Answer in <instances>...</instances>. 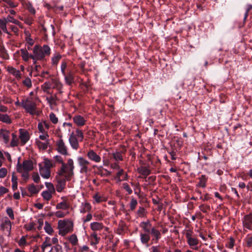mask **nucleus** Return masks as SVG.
I'll return each instance as SVG.
<instances>
[{"label": "nucleus", "instance_id": "43", "mask_svg": "<svg viewBox=\"0 0 252 252\" xmlns=\"http://www.w3.org/2000/svg\"><path fill=\"white\" fill-rule=\"evenodd\" d=\"M44 229L49 234H51L53 232L51 225L47 222H46L45 223Z\"/></svg>", "mask_w": 252, "mask_h": 252}, {"label": "nucleus", "instance_id": "18", "mask_svg": "<svg viewBox=\"0 0 252 252\" xmlns=\"http://www.w3.org/2000/svg\"><path fill=\"white\" fill-rule=\"evenodd\" d=\"M39 171L41 176L45 179H48L50 176V170L44 167H40Z\"/></svg>", "mask_w": 252, "mask_h": 252}, {"label": "nucleus", "instance_id": "13", "mask_svg": "<svg viewBox=\"0 0 252 252\" xmlns=\"http://www.w3.org/2000/svg\"><path fill=\"white\" fill-rule=\"evenodd\" d=\"M1 227L3 230H6L9 234L11 229V221L6 218L1 223Z\"/></svg>", "mask_w": 252, "mask_h": 252}, {"label": "nucleus", "instance_id": "15", "mask_svg": "<svg viewBox=\"0 0 252 252\" xmlns=\"http://www.w3.org/2000/svg\"><path fill=\"white\" fill-rule=\"evenodd\" d=\"M73 120L78 126H83L85 125V120L84 118L80 115H76L73 117Z\"/></svg>", "mask_w": 252, "mask_h": 252}, {"label": "nucleus", "instance_id": "23", "mask_svg": "<svg viewBox=\"0 0 252 252\" xmlns=\"http://www.w3.org/2000/svg\"><path fill=\"white\" fill-rule=\"evenodd\" d=\"M9 72L13 75L17 79H20L22 77V74L20 71L15 68L11 67L8 70Z\"/></svg>", "mask_w": 252, "mask_h": 252}, {"label": "nucleus", "instance_id": "60", "mask_svg": "<svg viewBox=\"0 0 252 252\" xmlns=\"http://www.w3.org/2000/svg\"><path fill=\"white\" fill-rule=\"evenodd\" d=\"M8 189L4 187H0V196H2L4 194L7 193Z\"/></svg>", "mask_w": 252, "mask_h": 252}, {"label": "nucleus", "instance_id": "35", "mask_svg": "<svg viewBox=\"0 0 252 252\" xmlns=\"http://www.w3.org/2000/svg\"><path fill=\"white\" fill-rule=\"evenodd\" d=\"M0 53L3 59H8L9 58V55L3 46L0 47Z\"/></svg>", "mask_w": 252, "mask_h": 252}, {"label": "nucleus", "instance_id": "59", "mask_svg": "<svg viewBox=\"0 0 252 252\" xmlns=\"http://www.w3.org/2000/svg\"><path fill=\"white\" fill-rule=\"evenodd\" d=\"M51 244L49 242H47V241H45L41 245V249L43 251V252L44 251L45 249L47 248V247H50Z\"/></svg>", "mask_w": 252, "mask_h": 252}, {"label": "nucleus", "instance_id": "49", "mask_svg": "<svg viewBox=\"0 0 252 252\" xmlns=\"http://www.w3.org/2000/svg\"><path fill=\"white\" fill-rule=\"evenodd\" d=\"M140 173L144 176H147L151 173V171L148 168L144 167L141 169Z\"/></svg>", "mask_w": 252, "mask_h": 252}, {"label": "nucleus", "instance_id": "11", "mask_svg": "<svg viewBox=\"0 0 252 252\" xmlns=\"http://www.w3.org/2000/svg\"><path fill=\"white\" fill-rule=\"evenodd\" d=\"M87 157L89 159L95 162L98 163L101 161V157L93 150L88 152Z\"/></svg>", "mask_w": 252, "mask_h": 252}, {"label": "nucleus", "instance_id": "1", "mask_svg": "<svg viewBox=\"0 0 252 252\" xmlns=\"http://www.w3.org/2000/svg\"><path fill=\"white\" fill-rule=\"evenodd\" d=\"M73 176L74 170H72V174H71V172L70 173L69 171H64L63 168L59 169L56 176L57 182L56 185L57 191L62 192L65 187L66 181H70Z\"/></svg>", "mask_w": 252, "mask_h": 252}, {"label": "nucleus", "instance_id": "21", "mask_svg": "<svg viewBox=\"0 0 252 252\" xmlns=\"http://www.w3.org/2000/svg\"><path fill=\"white\" fill-rule=\"evenodd\" d=\"M72 225L67 224L63 229L60 230L59 234L64 236L67 233L72 231Z\"/></svg>", "mask_w": 252, "mask_h": 252}, {"label": "nucleus", "instance_id": "46", "mask_svg": "<svg viewBox=\"0 0 252 252\" xmlns=\"http://www.w3.org/2000/svg\"><path fill=\"white\" fill-rule=\"evenodd\" d=\"M51 84L50 82H45L41 86L43 91L45 92L51 88Z\"/></svg>", "mask_w": 252, "mask_h": 252}, {"label": "nucleus", "instance_id": "22", "mask_svg": "<svg viewBox=\"0 0 252 252\" xmlns=\"http://www.w3.org/2000/svg\"><path fill=\"white\" fill-rule=\"evenodd\" d=\"M0 135L2 136L5 143H7L8 142L9 139V132L8 131L1 129L0 131Z\"/></svg>", "mask_w": 252, "mask_h": 252}, {"label": "nucleus", "instance_id": "17", "mask_svg": "<svg viewBox=\"0 0 252 252\" xmlns=\"http://www.w3.org/2000/svg\"><path fill=\"white\" fill-rule=\"evenodd\" d=\"M150 233L153 235L154 237V238L153 239V241L155 240L156 242H158L161 237L160 232L154 227H153L151 228Z\"/></svg>", "mask_w": 252, "mask_h": 252}, {"label": "nucleus", "instance_id": "45", "mask_svg": "<svg viewBox=\"0 0 252 252\" xmlns=\"http://www.w3.org/2000/svg\"><path fill=\"white\" fill-rule=\"evenodd\" d=\"M69 241L73 245H76L78 242V239L76 235L75 234L71 235L69 239Z\"/></svg>", "mask_w": 252, "mask_h": 252}, {"label": "nucleus", "instance_id": "16", "mask_svg": "<svg viewBox=\"0 0 252 252\" xmlns=\"http://www.w3.org/2000/svg\"><path fill=\"white\" fill-rule=\"evenodd\" d=\"M64 79L65 83L70 86L72 83L74 82V74L72 72L69 71L67 74L65 73Z\"/></svg>", "mask_w": 252, "mask_h": 252}, {"label": "nucleus", "instance_id": "55", "mask_svg": "<svg viewBox=\"0 0 252 252\" xmlns=\"http://www.w3.org/2000/svg\"><path fill=\"white\" fill-rule=\"evenodd\" d=\"M6 213L11 219L14 220V216L13 210L11 208H8L6 209Z\"/></svg>", "mask_w": 252, "mask_h": 252}, {"label": "nucleus", "instance_id": "40", "mask_svg": "<svg viewBox=\"0 0 252 252\" xmlns=\"http://www.w3.org/2000/svg\"><path fill=\"white\" fill-rule=\"evenodd\" d=\"M137 203H138L137 200L134 198L132 197V198L131 199L130 202L129 203L130 209L131 211H133L135 209L136 206L137 205Z\"/></svg>", "mask_w": 252, "mask_h": 252}, {"label": "nucleus", "instance_id": "64", "mask_svg": "<svg viewBox=\"0 0 252 252\" xmlns=\"http://www.w3.org/2000/svg\"><path fill=\"white\" fill-rule=\"evenodd\" d=\"M160 246H153L151 247V250L153 252H161L160 251Z\"/></svg>", "mask_w": 252, "mask_h": 252}, {"label": "nucleus", "instance_id": "61", "mask_svg": "<svg viewBox=\"0 0 252 252\" xmlns=\"http://www.w3.org/2000/svg\"><path fill=\"white\" fill-rule=\"evenodd\" d=\"M66 63L65 62H63L62 63L61 68L62 72L63 75H65V69L66 68Z\"/></svg>", "mask_w": 252, "mask_h": 252}, {"label": "nucleus", "instance_id": "44", "mask_svg": "<svg viewBox=\"0 0 252 252\" xmlns=\"http://www.w3.org/2000/svg\"><path fill=\"white\" fill-rule=\"evenodd\" d=\"M23 84L28 88H31L32 86V81L30 78L27 77L23 81Z\"/></svg>", "mask_w": 252, "mask_h": 252}, {"label": "nucleus", "instance_id": "36", "mask_svg": "<svg viewBox=\"0 0 252 252\" xmlns=\"http://www.w3.org/2000/svg\"><path fill=\"white\" fill-rule=\"evenodd\" d=\"M44 167L45 168H46L47 169H49L50 170V168L53 166H54L55 165H53V164L52 163V162H51V160H50L49 159H47V158H45L44 159Z\"/></svg>", "mask_w": 252, "mask_h": 252}, {"label": "nucleus", "instance_id": "25", "mask_svg": "<svg viewBox=\"0 0 252 252\" xmlns=\"http://www.w3.org/2000/svg\"><path fill=\"white\" fill-rule=\"evenodd\" d=\"M103 227V224L98 222H94L91 224V229L94 231L101 230Z\"/></svg>", "mask_w": 252, "mask_h": 252}, {"label": "nucleus", "instance_id": "10", "mask_svg": "<svg viewBox=\"0 0 252 252\" xmlns=\"http://www.w3.org/2000/svg\"><path fill=\"white\" fill-rule=\"evenodd\" d=\"M19 133L21 144V145H24L30 139L29 132L24 129H20Z\"/></svg>", "mask_w": 252, "mask_h": 252}, {"label": "nucleus", "instance_id": "2", "mask_svg": "<svg viewBox=\"0 0 252 252\" xmlns=\"http://www.w3.org/2000/svg\"><path fill=\"white\" fill-rule=\"evenodd\" d=\"M50 48L47 45H44L42 47L39 45H35L33 48V54L31 56V59L33 60L42 61L46 56H49L50 54Z\"/></svg>", "mask_w": 252, "mask_h": 252}, {"label": "nucleus", "instance_id": "4", "mask_svg": "<svg viewBox=\"0 0 252 252\" xmlns=\"http://www.w3.org/2000/svg\"><path fill=\"white\" fill-rule=\"evenodd\" d=\"M54 158L57 162L62 163V166L60 169L63 168L64 169V171H69L70 173L71 172V174H72V170H74V165L73 160L72 159H68L67 163H65L63 162L62 157L60 156H56L54 157Z\"/></svg>", "mask_w": 252, "mask_h": 252}, {"label": "nucleus", "instance_id": "57", "mask_svg": "<svg viewBox=\"0 0 252 252\" xmlns=\"http://www.w3.org/2000/svg\"><path fill=\"white\" fill-rule=\"evenodd\" d=\"M55 215L58 218H62L66 215V214L61 211H58L55 213Z\"/></svg>", "mask_w": 252, "mask_h": 252}, {"label": "nucleus", "instance_id": "34", "mask_svg": "<svg viewBox=\"0 0 252 252\" xmlns=\"http://www.w3.org/2000/svg\"><path fill=\"white\" fill-rule=\"evenodd\" d=\"M45 186L46 188L48 189L47 191L50 192L52 193H55V189L53 184L51 183H45Z\"/></svg>", "mask_w": 252, "mask_h": 252}, {"label": "nucleus", "instance_id": "37", "mask_svg": "<svg viewBox=\"0 0 252 252\" xmlns=\"http://www.w3.org/2000/svg\"><path fill=\"white\" fill-rule=\"evenodd\" d=\"M28 190L32 194H36L38 192L39 190L36 188L33 184H30L28 187Z\"/></svg>", "mask_w": 252, "mask_h": 252}, {"label": "nucleus", "instance_id": "7", "mask_svg": "<svg viewBox=\"0 0 252 252\" xmlns=\"http://www.w3.org/2000/svg\"><path fill=\"white\" fill-rule=\"evenodd\" d=\"M192 231L190 229L187 230L186 233L188 243L191 247L196 246L199 242L197 239L192 237Z\"/></svg>", "mask_w": 252, "mask_h": 252}, {"label": "nucleus", "instance_id": "26", "mask_svg": "<svg viewBox=\"0 0 252 252\" xmlns=\"http://www.w3.org/2000/svg\"><path fill=\"white\" fill-rule=\"evenodd\" d=\"M96 173L98 175H100L101 177H105L110 175L111 172L106 169L105 170V172H104L102 170V167L99 166L97 167V171L96 172Z\"/></svg>", "mask_w": 252, "mask_h": 252}, {"label": "nucleus", "instance_id": "14", "mask_svg": "<svg viewBox=\"0 0 252 252\" xmlns=\"http://www.w3.org/2000/svg\"><path fill=\"white\" fill-rule=\"evenodd\" d=\"M140 226L144 230L145 232L148 233H150L151 228L153 227H152L151 223L149 220L141 222Z\"/></svg>", "mask_w": 252, "mask_h": 252}, {"label": "nucleus", "instance_id": "31", "mask_svg": "<svg viewBox=\"0 0 252 252\" xmlns=\"http://www.w3.org/2000/svg\"><path fill=\"white\" fill-rule=\"evenodd\" d=\"M5 19L6 20V23L11 22L19 26H20L21 24V23L19 21L14 19L10 15H8L6 18H5Z\"/></svg>", "mask_w": 252, "mask_h": 252}, {"label": "nucleus", "instance_id": "28", "mask_svg": "<svg viewBox=\"0 0 252 252\" xmlns=\"http://www.w3.org/2000/svg\"><path fill=\"white\" fill-rule=\"evenodd\" d=\"M6 22L5 19V18L3 19L0 18V28L2 30V31L6 33H8L7 31V29L6 28Z\"/></svg>", "mask_w": 252, "mask_h": 252}, {"label": "nucleus", "instance_id": "41", "mask_svg": "<svg viewBox=\"0 0 252 252\" xmlns=\"http://www.w3.org/2000/svg\"><path fill=\"white\" fill-rule=\"evenodd\" d=\"M113 157L115 160H123V157L121 153L119 152H117L113 154Z\"/></svg>", "mask_w": 252, "mask_h": 252}, {"label": "nucleus", "instance_id": "3", "mask_svg": "<svg viewBox=\"0 0 252 252\" xmlns=\"http://www.w3.org/2000/svg\"><path fill=\"white\" fill-rule=\"evenodd\" d=\"M21 106L23 107L25 111L32 115H33L36 113V109H37V105L35 101L31 99L27 98L23 99L21 102Z\"/></svg>", "mask_w": 252, "mask_h": 252}, {"label": "nucleus", "instance_id": "5", "mask_svg": "<svg viewBox=\"0 0 252 252\" xmlns=\"http://www.w3.org/2000/svg\"><path fill=\"white\" fill-rule=\"evenodd\" d=\"M33 169L32 161L31 160H26L22 164L18 162L17 166V170L18 172H22L23 171L30 172Z\"/></svg>", "mask_w": 252, "mask_h": 252}, {"label": "nucleus", "instance_id": "32", "mask_svg": "<svg viewBox=\"0 0 252 252\" xmlns=\"http://www.w3.org/2000/svg\"><path fill=\"white\" fill-rule=\"evenodd\" d=\"M12 139L10 143V146L12 147H16L18 145V139L17 138V135L13 133L12 134Z\"/></svg>", "mask_w": 252, "mask_h": 252}, {"label": "nucleus", "instance_id": "53", "mask_svg": "<svg viewBox=\"0 0 252 252\" xmlns=\"http://www.w3.org/2000/svg\"><path fill=\"white\" fill-rule=\"evenodd\" d=\"M7 173V169L5 168L0 169V178L5 177Z\"/></svg>", "mask_w": 252, "mask_h": 252}, {"label": "nucleus", "instance_id": "39", "mask_svg": "<svg viewBox=\"0 0 252 252\" xmlns=\"http://www.w3.org/2000/svg\"><path fill=\"white\" fill-rule=\"evenodd\" d=\"M46 99L50 105H56L57 97L56 95H51L50 97H47Z\"/></svg>", "mask_w": 252, "mask_h": 252}, {"label": "nucleus", "instance_id": "63", "mask_svg": "<svg viewBox=\"0 0 252 252\" xmlns=\"http://www.w3.org/2000/svg\"><path fill=\"white\" fill-rule=\"evenodd\" d=\"M29 172L24 171H23V172H22V176L23 177L24 179L26 180V181L27 180H28L29 178Z\"/></svg>", "mask_w": 252, "mask_h": 252}, {"label": "nucleus", "instance_id": "42", "mask_svg": "<svg viewBox=\"0 0 252 252\" xmlns=\"http://www.w3.org/2000/svg\"><path fill=\"white\" fill-rule=\"evenodd\" d=\"M83 208L81 210V212L82 213H85L87 211H89L91 208V206L89 203H85L83 204Z\"/></svg>", "mask_w": 252, "mask_h": 252}, {"label": "nucleus", "instance_id": "47", "mask_svg": "<svg viewBox=\"0 0 252 252\" xmlns=\"http://www.w3.org/2000/svg\"><path fill=\"white\" fill-rule=\"evenodd\" d=\"M49 117H50V119L51 121L53 124H56L58 123V119L56 116V115L54 113H50V114L49 115Z\"/></svg>", "mask_w": 252, "mask_h": 252}, {"label": "nucleus", "instance_id": "30", "mask_svg": "<svg viewBox=\"0 0 252 252\" xmlns=\"http://www.w3.org/2000/svg\"><path fill=\"white\" fill-rule=\"evenodd\" d=\"M36 144L39 148L42 149L43 150H45L48 147V145L49 144L48 140L46 141V142H42L39 140H36Z\"/></svg>", "mask_w": 252, "mask_h": 252}, {"label": "nucleus", "instance_id": "27", "mask_svg": "<svg viewBox=\"0 0 252 252\" xmlns=\"http://www.w3.org/2000/svg\"><path fill=\"white\" fill-rule=\"evenodd\" d=\"M0 121L8 124L11 123V120L9 116L7 114H0Z\"/></svg>", "mask_w": 252, "mask_h": 252}, {"label": "nucleus", "instance_id": "24", "mask_svg": "<svg viewBox=\"0 0 252 252\" xmlns=\"http://www.w3.org/2000/svg\"><path fill=\"white\" fill-rule=\"evenodd\" d=\"M69 208V205L66 201H64L57 204V209L67 210Z\"/></svg>", "mask_w": 252, "mask_h": 252}, {"label": "nucleus", "instance_id": "20", "mask_svg": "<svg viewBox=\"0 0 252 252\" xmlns=\"http://www.w3.org/2000/svg\"><path fill=\"white\" fill-rule=\"evenodd\" d=\"M150 233H141L140 234V240L143 244H147L150 240Z\"/></svg>", "mask_w": 252, "mask_h": 252}, {"label": "nucleus", "instance_id": "8", "mask_svg": "<svg viewBox=\"0 0 252 252\" xmlns=\"http://www.w3.org/2000/svg\"><path fill=\"white\" fill-rule=\"evenodd\" d=\"M56 146L57 151L59 153L63 155H67L68 154L67 147L62 138L57 141Z\"/></svg>", "mask_w": 252, "mask_h": 252}, {"label": "nucleus", "instance_id": "52", "mask_svg": "<svg viewBox=\"0 0 252 252\" xmlns=\"http://www.w3.org/2000/svg\"><path fill=\"white\" fill-rule=\"evenodd\" d=\"M32 179L36 183H38L40 181V177L37 173L34 172L32 174Z\"/></svg>", "mask_w": 252, "mask_h": 252}, {"label": "nucleus", "instance_id": "19", "mask_svg": "<svg viewBox=\"0 0 252 252\" xmlns=\"http://www.w3.org/2000/svg\"><path fill=\"white\" fill-rule=\"evenodd\" d=\"M20 51L21 53V56L22 59L25 62L28 61L30 58L31 59V56H32V54H29L26 48L21 49Z\"/></svg>", "mask_w": 252, "mask_h": 252}, {"label": "nucleus", "instance_id": "51", "mask_svg": "<svg viewBox=\"0 0 252 252\" xmlns=\"http://www.w3.org/2000/svg\"><path fill=\"white\" fill-rule=\"evenodd\" d=\"M61 58V56L60 55H58L53 57L52 59V62L53 64H57L59 62V60Z\"/></svg>", "mask_w": 252, "mask_h": 252}, {"label": "nucleus", "instance_id": "29", "mask_svg": "<svg viewBox=\"0 0 252 252\" xmlns=\"http://www.w3.org/2000/svg\"><path fill=\"white\" fill-rule=\"evenodd\" d=\"M52 193L45 190L42 192L41 195L44 199L49 201L52 198Z\"/></svg>", "mask_w": 252, "mask_h": 252}, {"label": "nucleus", "instance_id": "33", "mask_svg": "<svg viewBox=\"0 0 252 252\" xmlns=\"http://www.w3.org/2000/svg\"><path fill=\"white\" fill-rule=\"evenodd\" d=\"M207 178L205 175H202L200 178H199V183L198 186L202 188H204L206 186V182Z\"/></svg>", "mask_w": 252, "mask_h": 252}, {"label": "nucleus", "instance_id": "6", "mask_svg": "<svg viewBox=\"0 0 252 252\" xmlns=\"http://www.w3.org/2000/svg\"><path fill=\"white\" fill-rule=\"evenodd\" d=\"M77 160L80 167V172L82 174L87 173L89 170L90 162L82 157L78 158Z\"/></svg>", "mask_w": 252, "mask_h": 252}, {"label": "nucleus", "instance_id": "9", "mask_svg": "<svg viewBox=\"0 0 252 252\" xmlns=\"http://www.w3.org/2000/svg\"><path fill=\"white\" fill-rule=\"evenodd\" d=\"M243 226L250 230L252 229V214H250L244 216L243 220Z\"/></svg>", "mask_w": 252, "mask_h": 252}, {"label": "nucleus", "instance_id": "48", "mask_svg": "<svg viewBox=\"0 0 252 252\" xmlns=\"http://www.w3.org/2000/svg\"><path fill=\"white\" fill-rule=\"evenodd\" d=\"M67 222L65 220H60L58 221V228L59 231L63 229L66 225Z\"/></svg>", "mask_w": 252, "mask_h": 252}, {"label": "nucleus", "instance_id": "56", "mask_svg": "<svg viewBox=\"0 0 252 252\" xmlns=\"http://www.w3.org/2000/svg\"><path fill=\"white\" fill-rule=\"evenodd\" d=\"M123 188L127 191L129 194L132 192V189L130 188L129 185L127 183H124L123 184Z\"/></svg>", "mask_w": 252, "mask_h": 252}, {"label": "nucleus", "instance_id": "38", "mask_svg": "<svg viewBox=\"0 0 252 252\" xmlns=\"http://www.w3.org/2000/svg\"><path fill=\"white\" fill-rule=\"evenodd\" d=\"M49 252H63L62 247L60 245L57 244L52 247Z\"/></svg>", "mask_w": 252, "mask_h": 252}, {"label": "nucleus", "instance_id": "50", "mask_svg": "<svg viewBox=\"0 0 252 252\" xmlns=\"http://www.w3.org/2000/svg\"><path fill=\"white\" fill-rule=\"evenodd\" d=\"M137 214L140 217H143L145 214V209L143 207H140L137 212Z\"/></svg>", "mask_w": 252, "mask_h": 252}, {"label": "nucleus", "instance_id": "58", "mask_svg": "<svg viewBox=\"0 0 252 252\" xmlns=\"http://www.w3.org/2000/svg\"><path fill=\"white\" fill-rule=\"evenodd\" d=\"M76 136L79 138H80V141H82L84 138V136L82 131L81 130H76Z\"/></svg>", "mask_w": 252, "mask_h": 252}, {"label": "nucleus", "instance_id": "54", "mask_svg": "<svg viewBox=\"0 0 252 252\" xmlns=\"http://www.w3.org/2000/svg\"><path fill=\"white\" fill-rule=\"evenodd\" d=\"M199 208L201 211L206 213L208 210H210V207L208 205H201L199 206Z\"/></svg>", "mask_w": 252, "mask_h": 252}, {"label": "nucleus", "instance_id": "12", "mask_svg": "<svg viewBox=\"0 0 252 252\" xmlns=\"http://www.w3.org/2000/svg\"><path fill=\"white\" fill-rule=\"evenodd\" d=\"M69 142L73 149L77 150L78 148V141L73 132H72L70 135Z\"/></svg>", "mask_w": 252, "mask_h": 252}, {"label": "nucleus", "instance_id": "62", "mask_svg": "<svg viewBox=\"0 0 252 252\" xmlns=\"http://www.w3.org/2000/svg\"><path fill=\"white\" fill-rule=\"evenodd\" d=\"M26 41L28 44L30 45V46H32L34 43V40L30 37H27L26 38Z\"/></svg>", "mask_w": 252, "mask_h": 252}]
</instances>
